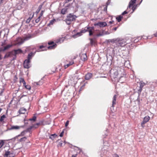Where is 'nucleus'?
I'll list each match as a JSON object with an SVG mask.
<instances>
[{
    "mask_svg": "<svg viewBox=\"0 0 157 157\" xmlns=\"http://www.w3.org/2000/svg\"><path fill=\"white\" fill-rule=\"evenodd\" d=\"M28 120H27L25 119H24V123H25V124H28Z\"/></svg>",
    "mask_w": 157,
    "mask_h": 157,
    "instance_id": "53",
    "label": "nucleus"
},
{
    "mask_svg": "<svg viewBox=\"0 0 157 157\" xmlns=\"http://www.w3.org/2000/svg\"><path fill=\"white\" fill-rule=\"evenodd\" d=\"M4 89H3L0 92V96H2V94L4 92Z\"/></svg>",
    "mask_w": 157,
    "mask_h": 157,
    "instance_id": "48",
    "label": "nucleus"
},
{
    "mask_svg": "<svg viewBox=\"0 0 157 157\" xmlns=\"http://www.w3.org/2000/svg\"><path fill=\"white\" fill-rule=\"evenodd\" d=\"M4 141L3 140H1V141L0 142V148L2 147V146L4 145Z\"/></svg>",
    "mask_w": 157,
    "mask_h": 157,
    "instance_id": "44",
    "label": "nucleus"
},
{
    "mask_svg": "<svg viewBox=\"0 0 157 157\" xmlns=\"http://www.w3.org/2000/svg\"><path fill=\"white\" fill-rule=\"evenodd\" d=\"M143 38V37L142 36H138L137 37L136 39H135L134 40V42H137L139 40H141L142 38Z\"/></svg>",
    "mask_w": 157,
    "mask_h": 157,
    "instance_id": "35",
    "label": "nucleus"
},
{
    "mask_svg": "<svg viewBox=\"0 0 157 157\" xmlns=\"http://www.w3.org/2000/svg\"><path fill=\"white\" fill-rule=\"evenodd\" d=\"M121 72L122 73L119 79V82L121 83H123L125 79V76L126 75L125 73L124 69H121Z\"/></svg>",
    "mask_w": 157,
    "mask_h": 157,
    "instance_id": "5",
    "label": "nucleus"
},
{
    "mask_svg": "<svg viewBox=\"0 0 157 157\" xmlns=\"http://www.w3.org/2000/svg\"><path fill=\"white\" fill-rule=\"evenodd\" d=\"M64 133V129H63L62 131V132H61V133H60V134L59 135V136L61 137H62L63 136Z\"/></svg>",
    "mask_w": 157,
    "mask_h": 157,
    "instance_id": "46",
    "label": "nucleus"
},
{
    "mask_svg": "<svg viewBox=\"0 0 157 157\" xmlns=\"http://www.w3.org/2000/svg\"><path fill=\"white\" fill-rule=\"evenodd\" d=\"M118 27H118H115V28H114L113 29L114 30V31H116V30H117V29Z\"/></svg>",
    "mask_w": 157,
    "mask_h": 157,
    "instance_id": "60",
    "label": "nucleus"
},
{
    "mask_svg": "<svg viewBox=\"0 0 157 157\" xmlns=\"http://www.w3.org/2000/svg\"><path fill=\"white\" fill-rule=\"evenodd\" d=\"M80 59L83 61H85L87 60V56L86 53L80 55Z\"/></svg>",
    "mask_w": 157,
    "mask_h": 157,
    "instance_id": "15",
    "label": "nucleus"
},
{
    "mask_svg": "<svg viewBox=\"0 0 157 157\" xmlns=\"http://www.w3.org/2000/svg\"><path fill=\"white\" fill-rule=\"evenodd\" d=\"M95 26H99L100 27H104L107 25L105 22H99L94 24Z\"/></svg>",
    "mask_w": 157,
    "mask_h": 157,
    "instance_id": "7",
    "label": "nucleus"
},
{
    "mask_svg": "<svg viewBox=\"0 0 157 157\" xmlns=\"http://www.w3.org/2000/svg\"><path fill=\"white\" fill-rule=\"evenodd\" d=\"M82 33H85L83 29L82 28L81 30L79 32L77 33L76 34L73 35V37L74 38H76L77 37L80 36L82 35Z\"/></svg>",
    "mask_w": 157,
    "mask_h": 157,
    "instance_id": "10",
    "label": "nucleus"
},
{
    "mask_svg": "<svg viewBox=\"0 0 157 157\" xmlns=\"http://www.w3.org/2000/svg\"><path fill=\"white\" fill-rule=\"evenodd\" d=\"M57 136V135L56 133L52 134H51L49 136V138L51 139L52 140H54V138H56Z\"/></svg>",
    "mask_w": 157,
    "mask_h": 157,
    "instance_id": "24",
    "label": "nucleus"
},
{
    "mask_svg": "<svg viewBox=\"0 0 157 157\" xmlns=\"http://www.w3.org/2000/svg\"><path fill=\"white\" fill-rule=\"evenodd\" d=\"M116 95H115L113 98V100L112 101V107H113L114 105L116 103Z\"/></svg>",
    "mask_w": 157,
    "mask_h": 157,
    "instance_id": "22",
    "label": "nucleus"
},
{
    "mask_svg": "<svg viewBox=\"0 0 157 157\" xmlns=\"http://www.w3.org/2000/svg\"><path fill=\"white\" fill-rule=\"evenodd\" d=\"M8 58V57H7V55H6V54L4 57V58L6 59V58Z\"/></svg>",
    "mask_w": 157,
    "mask_h": 157,
    "instance_id": "64",
    "label": "nucleus"
},
{
    "mask_svg": "<svg viewBox=\"0 0 157 157\" xmlns=\"http://www.w3.org/2000/svg\"><path fill=\"white\" fill-rule=\"evenodd\" d=\"M48 44L49 45H52L53 44H55L54 43V42L53 41H51L49 42L48 43Z\"/></svg>",
    "mask_w": 157,
    "mask_h": 157,
    "instance_id": "47",
    "label": "nucleus"
},
{
    "mask_svg": "<svg viewBox=\"0 0 157 157\" xmlns=\"http://www.w3.org/2000/svg\"><path fill=\"white\" fill-rule=\"evenodd\" d=\"M26 110V109L25 108H21L18 111V112L19 113V114H24Z\"/></svg>",
    "mask_w": 157,
    "mask_h": 157,
    "instance_id": "18",
    "label": "nucleus"
},
{
    "mask_svg": "<svg viewBox=\"0 0 157 157\" xmlns=\"http://www.w3.org/2000/svg\"><path fill=\"white\" fill-rule=\"evenodd\" d=\"M32 38V36L30 34H28L27 35L25 36L24 39V41L27 40Z\"/></svg>",
    "mask_w": 157,
    "mask_h": 157,
    "instance_id": "23",
    "label": "nucleus"
},
{
    "mask_svg": "<svg viewBox=\"0 0 157 157\" xmlns=\"http://www.w3.org/2000/svg\"><path fill=\"white\" fill-rule=\"evenodd\" d=\"M25 132H26L25 131V130H24L21 133V136H23L25 135Z\"/></svg>",
    "mask_w": 157,
    "mask_h": 157,
    "instance_id": "49",
    "label": "nucleus"
},
{
    "mask_svg": "<svg viewBox=\"0 0 157 157\" xmlns=\"http://www.w3.org/2000/svg\"><path fill=\"white\" fill-rule=\"evenodd\" d=\"M55 21V19L54 18L52 20L50 21V22L48 25V26H50L51 25H52Z\"/></svg>",
    "mask_w": 157,
    "mask_h": 157,
    "instance_id": "30",
    "label": "nucleus"
},
{
    "mask_svg": "<svg viewBox=\"0 0 157 157\" xmlns=\"http://www.w3.org/2000/svg\"><path fill=\"white\" fill-rule=\"evenodd\" d=\"M77 17L73 13H70L67 17L65 21L67 25H70L72 21H75Z\"/></svg>",
    "mask_w": 157,
    "mask_h": 157,
    "instance_id": "1",
    "label": "nucleus"
},
{
    "mask_svg": "<svg viewBox=\"0 0 157 157\" xmlns=\"http://www.w3.org/2000/svg\"><path fill=\"white\" fill-rule=\"evenodd\" d=\"M83 30L84 33L88 32L89 36H93L94 34V26H90L88 25L83 29Z\"/></svg>",
    "mask_w": 157,
    "mask_h": 157,
    "instance_id": "2",
    "label": "nucleus"
},
{
    "mask_svg": "<svg viewBox=\"0 0 157 157\" xmlns=\"http://www.w3.org/2000/svg\"><path fill=\"white\" fill-rule=\"evenodd\" d=\"M33 15H34V14H33L32 16H30V17L27 19V20H26V23L28 24L29 23V22H30L31 19H32V18H33Z\"/></svg>",
    "mask_w": 157,
    "mask_h": 157,
    "instance_id": "32",
    "label": "nucleus"
},
{
    "mask_svg": "<svg viewBox=\"0 0 157 157\" xmlns=\"http://www.w3.org/2000/svg\"><path fill=\"white\" fill-rule=\"evenodd\" d=\"M56 46L57 44H54L47 47V48L48 49H53L56 48Z\"/></svg>",
    "mask_w": 157,
    "mask_h": 157,
    "instance_id": "21",
    "label": "nucleus"
},
{
    "mask_svg": "<svg viewBox=\"0 0 157 157\" xmlns=\"http://www.w3.org/2000/svg\"><path fill=\"white\" fill-rule=\"evenodd\" d=\"M69 123V121L68 120L67 121H66V122L65 124V126L66 127H67V126L68 125Z\"/></svg>",
    "mask_w": 157,
    "mask_h": 157,
    "instance_id": "52",
    "label": "nucleus"
},
{
    "mask_svg": "<svg viewBox=\"0 0 157 157\" xmlns=\"http://www.w3.org/2000/svg\"><path fill=\"white\" fill-rule=\"evenodd\" d=\"M41 17L39 16L35 20V22L36 23H38L40 20V18Z\"/></svg>",
    "mask_w": 157,
    "mask_h": 157,
    "instance_id": "45",
    "label": "nucleus"
},
{
    "mask_svg": "<svg viewBox=\"0 0 157 157\" xmlns=\"http://www.w3.org/2000/svg\"><path fill=\"white\" fill-rule=\"evenodd\" d=\"M107 65L110 66L111 65H114V62L113 60V57L112 56L109 55L107 56Z\"/></svg>",
    "mask_w": 157,
    "mask_h": 157,
    "instance_id": "4",
    "label": "nucleus"
},
{
    "mask_svg": "<svg viewBox=\"0 0 157 157\" xmlns=\"http://www.w3.org/2000/svg\"><path fill=\"white\" fill-rule=\"evenodd\" d=\"M80 71L79 70L75 72V74H78L79 72H80Z\"/></svg>",
    "mask_w": 157,
    "mask_h": 157,
    "instance_id": "62",
    "label": "nucleus"
},
{
    "mask_svg": "<svg viewBox=\"0 0 157 157\" xmlns=\"http://www.w3.org/2000/svg\"><path fill=\"white\" fill-rule=\"evenodd\" d=\"M72 0H65V1H64L65 2H64V3H67L68 2H69L71 1Z\"/></svg>",
    "mask_w": 157,
    "mask_h": 157,
    "instance_id": "54",
    "label": "nucleus"
},
{
    "mask_svg": "<svg viewBox=\"0 0 157 157\" xmlns=\"http://www.w3.org/2000/svg\"><path fill=\"white\" fill-rule=\"evenodd\" d=\"M20 128V126L17 125L16 126H12L9 129V130H11L13 129H18Z\"/></svg>",
    "mask_w": 157,
    "mask_h": 157,
    "instance_id": "19",
    "label": "nucleus"
},
{
    "mask_svg": "<svg viewBox=\"0 0 157 157\" xmlns=\"http://www.w3.org/2000/svg\"><path fill=\"white\" fill-rule=\"evenodd\" d=\"M62 145H63V141H61L59 143L58 145L60 146H62Z\"/></svg>",
    "mask_w": 157,
    "mask_h": 157,
    "instance_id": "51",
    "label": "nucleus"
},
{
    "mask_svg": "<svg viewBox=\"0 0 157 157\" xmlns=\"http://www.w3.org/2000/svg\"><path fill=\"white\" fill-rule=\"evenodd\" d=\"M13 52V56H16L17 55L22 53V50L20 48L17 49H13L12 50Z\"/></svg>",
    "mask_w": 157,
    "mask_h": 157,
    "instance_id": "11",
    "label": "nucleus"
},
{
    "mask_svg": "<svg viewBox=\"0 0 157 157\" xmlns=\"http://www.w3.org/2000/svg\"><path fill=\"white\" fill-rule=\"evenodd\" d=\"M104 34L103 33H100L97 34H94L93 36L95 38L96 37H98V36H102Z\"/></svg>",
    "mask_w": 157,
    "mask_h": 157,
    "instance_id": "37",
    "label": "nucleus"
},
{
    "mask_svg": "<svg viewBox=\"0 0 157 157\" xmlns=\"http://www.w3.org/2000/svg\"><path fill=\"white\" fill-rule=\"evenodd\" d=\"M107 6H105L104 9V11L105 12H107Z\"/></svg>",
    "mask_w": 157,
    "mask_h": 157,
    "instance_id": "56",
    "label": "nucleus"
},
{
    "mask_svg": "<svg viewBox=\"0 0 157 157\" xmlns=\"http://www.w3.org/2000/svg\"><path fill=\"white\" fill-rule=\"evenodd\" d=\"M24 42V41L22 40L20 42L18 43V44L19 45L22 44Z\"/></svg>",
    "mask_w": 157,
    "mask_h": 157,
    "instance_id": "58",
    "label": "nucleus"
},
{
    "mask_svg": "<svg viewBox=\"0 0 157 157\" xmlns=\"http://www.w3.org/2000/svg\"><path fill=\"white\" fill-rule=\"evenodd\" d=\"M25 88L29 90H30L31 89V87L29 85H27L25 86Z\"/></svg>",
    "mask_w": 157,
    "mask_h": 157,
    "instance_id": "42",
    "label": "nucleus"
},
{
    "mask_svg": "<svg viewBox=\"0 0 157 157\" xmlns=\"http://www.w3.org/2000/svg\"><path fill=\"white\" fill-rule=\"evenodd\" d=\"M108 42H111L113 43H115L116 44V42L117 41V39H113L112 40H108Z\"/></svg>",
    "mask_w": 157,
    "mask_h": 157,
    "instance_id": "33",
    "label": "nucleus"
},
{
    "mask_svg": "<svg viewBox=\"0 0 157 157\" xmlns=\"http://www.w3.org/2000/svg\"><path fill=\"white\" fill-rule=\"evenodd\" d=\"M92 76V74L90 73H87L85 75V79L86 80L90 79Z\"/></svg>",
    "mask_w": 157,
    "mask_h": 157,
    "instance_id": "17",
    "label": "nucleus"
},
{
    "mask_svg": "<svg viewBox=\"0 0 157 157\" xmlns=\"http://www.w3.org/2000/svg\"><path fill=\"white\" fill-rule=\"evenodd\" d=\"M67 107L65 106V107H64V105L63 106V108L64 109V110H65V109H66Z\"/></svg>",
    "mask_w": 157,
    "mask_h": 157,
    "instance_id": "63",
    "label": "nucleus"
},
{
    "mask_svg": "<svg viewBox=\"0 0 157 157\" xmlns=\"http://www.w3.org/2000/svg\"><path fill=\"white\" fill-rule=\"evenodd\" d=\"M36 51L34 52H31L29 53L27 56V59H26L27 61H30V59H32V57L33 56L35 55Z\"/></svg>",
    "mask_w": 157,
    "mask_h": 157,
    "instance_id": "13",
    "label": "nucleus"
},
{
    "mask_svg": "<svg viewBox=\"0 0 157 157\" xmlns=\"http://www.w3.org/2000/svg\"><path fill=\"white\" fill-rule=\"evenodd\" d=\"M47 47L46 46L41 45L39 47V49H38L37 51H36V52H39L40 51H44L47 50Z\"/></svg>",
    "mask_w": 157,
    "mask_h": 157,
    "instance_id": "12",
    "label": "nucleus"
},
{
    "mask_svg": "<svg viewBox=\"0 0 157 157\" xmlns=\"http://www.w3.org/2000/svg\"><path fill=\"white\" fill-rule=\"evenodd\" d=\"M150 117L148 116H145L143 119V120L142 122L141 123V125L142 127L144 128V125L147 122L150 120Z\"/></svg>",
    "mask_w": 157,
    "mask_h": 157,
    "instance_id": "6",
    "label": "nucleus"
},
{
    "mask_svg": "<svg viewBox=\"0 0 157 157\" xmlns=\"http://www.w3.org/2000/svg\"><path fill=\"white\" fill-rule=\"evenodd\" d=\"M64 39L63 38H61L57 40V43H61L63 42Z\"/></svg>",
    "mask_w": 157,
    "mask_h": 157,
    "instance_id": "31",
    "label": "nucleus"
},
{
    "mask_svg": "<svg viewBox=\"0 0 157 157\" xmlns=\"http://www.w3.org/2000/svg\"><path fill=\"white\" fill-rule=\"evenodd\" d=\"M44 121H41L39 122L36 123V124H33L34 128H37L38 126L40 125H44L43 124Z\"/></svg>",
    "mask_w": 157,
    "mask_h": 157,
    "instance_id": "14",
    "label": "nucleus"
},
{
    "mask_svg": "<svg viewBox=\"0 0 157 157\" xmlns=\"http://www.w3.org/2000/svg\"><path fill=\"white\" fill-rule=\"evenodd\" d=\"M33 128H34L33 125L27 128L25 131L26 132H30L31 129Z\"/></svg>",
    "mask_w": 157,
    "mask_h": 157,
    "instance_id": "28",
    "label": "nucleus"
},
{
    "mask_svg": "<svg viewBox=\"0 0 157 157\" xmlns=\"http://www.w3.org/2000/svg\"><path fill=\"white\" fill-rule=\"evenodd\" d=\"M12 46V45L8 44L4 47V48H3V50L4 51H5V50L9 49Z\"/></svg>",
    "mask_w": 157,
    "mask_h": 157,
    "instance_id": "27",
    "label": "nucleus"
},
{
    "mask_svg": "<svg viewBox=\"0 0 157 157\" xmlns=\"http://www.w3.org/2000/svg\"><path fill=\"white\" fill-rule=\"evenodd\" d=\"M90 43L91 44H93V39H90Z\"/></svg>",
    "mask_w": 157,
    "mask_h": 157,
    "instance_id": "59",
    "label": "nucleus"
},
{
    "mask_svg": "<svg viewBox=\"0 0 157 157\" xmlns=\"http://www.w3.org/2000/svg\"><path fill=\"white\" fill-rule=\"evenodd\" d=\"M128 13V12L126 11H124L121 14L122 15H124Z\"/></svg>",
    "mask_w": 157,
    "mask_h": 157,
    "instance_id": "50",
    "label": "nucleus"
},
{
    "mask_svg": "<svg viewBox=\"0 0 157 157\" xmlns=\"http://www.w3.org/2000/svg\"><path fill=\"white\" fill-rule=\"evenodd\" d=\"M121 69L119 71H118L117 72H115L114 73V74L116 75H117V74H118V75H121L122 74V72H121Z\"/></svg>",
    "mask_w": 157,
    "mask_h": 157,
    "instance_id": "40",
    "label": "nucleus"
},
{
    "mask_svg": "<svg viewBox=\"0 0 157 157\" xmlns=\"http://www.w3.org/2000/svg\"><path fill=\"white\" fill-rule=\"evenodd\" d=\"M20 83L22 82L23 83L25 82V81L24 80V78H20Z\"/></svg>",
    "mask_w": 157,
    "mask_h": 157,
    "instance_id": "43",
    "label": "nucleus"
},
{
    "mask_svg": "<svg viewBox=\"0 0 157 157\" xmlns=\"http://www.w3.org/2000/svg\"><path fill=\"white\" fill-rule=\"evenodd\" d=\"M116 45L118 46L123 47L126 45V43L124 40H118L116 42Z\"/></svg>",
    "mask_w": 157,
    "mask_h": 157,
    "instance_id": "8",
    "label": "nucleus"
},
{
    "mask_svg": "<svg viewBox=\"0 0 157 157\" xmlns=\"http://www.w3.org/2000/svg\"><path fill=\"white\" fill-rule=\"evenodd\" d=\"M30 61H27V60L25 59L23 63V67L24 68L28 69L30 67L29 66V63H30Z\"/></svg>",
    "mask_w": 157,
    "mask_h": 157,
    "instance_id": "9",
    "label": "nucleus"
},
{
    "mask_svg": "<svg viewBox=\"0 0 157 157\" xmlns=\"http://www.w3.org/2000/svg\"><path fill=\"white\" fill-rule=\"evenodd\" d=\"M11 155L12 157H14L15 156V154L13 153V152L11 153L9 151H7L5 152L4 157H7L8 155Z\"/></svg>",
    "mask_w": 157,
    "mask_h": 157,
    "instance_id": "16",
    "label": "nucleus"
},
{
    "mask_svg": "<svg viewBox=\"0 0 157 157\" xmlns=\"http://www.w3.org/2000/svg\"><path fill=\"white\" fill-rule=\"evenodd\" d=\"M123 17L121 15H120L118 17H116V19L118 22H120L121 21Z\"/></svg>",
    "mask_w": 157,
    "mask_h": 157,
    "instance_id": "29",
    "label": "nucleus"
},
{
    "mask_svg": "<svg viewBox=\"0 0 157 157\" xmlns=\"http://www.w3.org/2000/svg\"><path fill=\"white\" fill-rule=\"evenodd\" d=\"M142 90V89L140 88L138 90L137 93L138 94V99H139V97H140V96L141 94V92Z\"/></svg>",
    "mask_w": 157,
    "mask_h": 157,
    "instance_id": "36",
    "label": "nucleus"
},
{
    "mask_svg": "<svg viewBox=\"0 0 157 157\" xmlns=\"http://www.w3.org/2000/svg\"><path fill=\"white\" fill-rule=\"evenodd\" d=\"M6 54L7 55V57H8V58L10 57L12 55L13 56V51H12V50L11 51L8 52Z\"/></svg>",
    "mask_w": 157,
    "mask_h": 157,
    "instance_id": "25",
    "label": "nucleus"
},
{
    "mask_svg": "<svg viewBox=\"0 0 157 157\" xmlns=\"http://www.w3.org/2000/svg\"><path fill=\"white\" fill-rule=\"evenodd\" d=\"M145 84L144 82H140V88L141 89H142L143 87L145 85Z\"/></svg>",
    "mask_w": 157,
    "mask_h": 157,
    "instance_id": "38",
    "label": "nucleus"
},
{
    "mask_svg": "<svg viewBox=\"0 0 157 157\" xmlns=\"http://www.w3.org/2000/svg\"><path fill=\"white\" fill-rule=\"evenodd\" d=\"M4 0H0V5L3 3V1Z\"/></svg>",
    "mask_w": 157,
    "mask_h": 157,
    "instance_id": "61",
    "label": "nucleus"
},
{
    "mask_svg": "<svg viewBox=\"0 0 157 157\" xmlns=\"http://www.w3.org/2000/svg\"><path fill=\"white\" fill-rule=\"evenodd\" d=\"M6 117L5 115L4 114L2 115V116H1L0 117V121L1 122Z\"/></svg>",
    "mask_w": 157,
    "mask_h": 157,
    "instance_id": "41",
    "label": "nucleus"
},
{
    "mask_svg": "<svg viewBox=\"0 0 157 157\" xmlns=\"http://www.w3.org/2000/svg\"><path fill=\"white\" fill-rule=\"evenodd\" d=\"M67 11V9L64 8L62 9L61 10V13L63 14H65L66 12Z\"/></svg>",
    "mask_w": 157,
    "mask_h": 157,
    "instance_id": "34",
    "label": "nucleus"
},
{
    "mask_svg": "<svg viewBox=\"0 0 157 157\" xmlns=\"http://www.w3.org/2000/svg\"><path fill=\"white\" fill-rule=\"evenodd\" d=\"M44 11L43 10H42L41 11V13L40 14V16L41 17L43 15V13H44Z\"/></svg>",
    "mask_w": 157,
    "mask_h": 157,
    "instance_id": "55",
    "label": "nucleus"
},
{
    "mask_svg": "<svg viewBox=\"0 0 157 157\" xmlns=\"http://www.w3.org/2000/svg\"><path fill=\"white\" fill-rule=\"evenodd\" d=\"M36 114H34L33 118L29 119V121L35 122L36 121V117L35 116Z\"/></svg>",
    "mask_w": 157,
    "mask_h": 157,
    "instance_id": "26",
    "label": "nucleus"
},
{
    "mask_svg": "<svg viewBox=\"0 0 157 157\" xmlns=\"http://www.w3.org/2000/svg\"><path fill=\"white\" fill-rule=\"evenodd\" d=\"M27 139V138L25 136H24L19 140L20 142L25 141Z\"/></svg>",
    "mask_w": 157,
    "mask_h": 157,
    "instance_id": "39",
    "label": "nucleus"
},
{
    "mask_svg": "<svg viewBox=\"0 0 157 157\" xmlns=\"http://www.w3.org/2000/svg\"><path fill=\"white\" fill-rule=\"evenodd\" d=\"M14 57L13 58V59H12V60H14L15 59H16L17 58L16 56H14Z\"/></svg>",
    "mask_w": 157,
    "mask_h": 157,
    "instance_id": "57",
    "label": "nucleus"
},
{
    "mask_svg": "<svg viewBox=\"0 0 157 157\" xmlns=\"http://www.w3.org/2000/svg\"><path fill=\"white\" fill-rule=\"evenodd\" d=\"M136 0H131L128 7L127 9L128 8H130L132 6V13L134 12L136 8L137 5H134V4L136 3Z\"/></svg>",
    "mask_w": 157,
    "mask_h": 157,
    "instance_id": "3",
    "label": "nucleus"
},
{
    "mask_svg": "<svg viewBox=\"0 0 157 157\" xmlns=\"http://www.w3.org/2000/svg\"><path fill=\"white\" fill-rule=\"evenodd\" d=\"M44 2L40 4L39 6L38 9L36 10V13L37 14L40 11V10L41 9L43 5H44Z\"/></svg>",
    "mask_w": 157,
    "mask_h": 157,
    "instance_id": "20",
    "label": "nucleus"
}]
</instances>
